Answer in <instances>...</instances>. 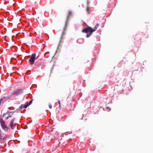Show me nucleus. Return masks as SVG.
<instances>
[{
    "label": "nucleus",
    "instance_id": "nucleus-1",
    "mask_svg": "<svg viewBox=\"0 0 153 153\" xmlns=\"http://www.w3.org/2000/svg\"><path fill=\"white\" fill-rule=\"evenodd\" d=\"M99 25V24L98 23L97 24L93 29H92L91 27H88L82 30V32L85 33H89V34H87L86 36V37L88 38L92 34L93 32L97 30Z\"/></svg>",
    "mask_w": 153,
    "mask_h": 153
},
{
    "label": "nucleus",
    "instance_id": "nucleus-2",
    "mask_svg": "<svg viewBox=\"0 0 153 153\" xmlns=\"http://www.w3.org/2000/svg\"><path fill=\"white\" fill-rule=\"evenodd\" d=\"M0 123L1 126L3 129L6 131H8L9 128L7 126L5 121L1 118H0Z\"/></svg>",
    "mask_w": 153,
    "mask_h": 153
},
{
    "label": "nucleus",
    "instance_id": "nucleus-3",
    "mask_svg": "<svg viewBox=\"0 0 153 153\" xmlns=\"http://www.w3.org/2000/svg\"><path fill=\"white\" fill-rule=\"evenodd\" d=\"M23 90L21 89H18L14 91L11 94L12 96H17L23 93Z\"/></svg>",
    "mask_w": 153,
    "mask_h": 153
},
{
    "label": "nucleus",
    "instance_id": "nucleus-4",
    "mask_svg": "<svg viewBox=\"0 0 153 153\" xmlns=\"http://www.w3.org/2000/svg\"><path fill=\"white\" fill-rule=\"evenodd\" d=\"M36 54L33 53L31 56V57L29 60V62L31 65L34 64L36 58Z\"/></svg>",
    "mask_w": 153,
    "mask_h": 153
},
{
    "label": "nucleus",
    "instance_id": "nucleus-5",
    "mask_svg": "<svg viewBox=\"0 0 153 153\" xmlns=\"http://www.w3.org/2000/svg\"><path fill=\"white\" fill-rule=\"evenodd\" d=\"M67 25H68L67 22L66 23H65V26L63 28V30L62 31V35H61V38L62 39V38L64 35L65 34V30L66 29V28L67 27Z\"/></svg>",
    "mask_w": 153,
    "mask_h": 153
},
{
    "label": "nucleus",
    "instance_id": "nucleus-6",
    "mask_svg": "<svg viewBox=\"0 0 153 153\" xmlns=\"http://www.w3.org/2000/svg\"><path fill=\"white\" fill-rule=\"evenodd\" d=\"M11 96H9L7 97H4L0 100V102H1L3 100H7L8 99H10L11 98Z\"/></svg>",
    "mask_w": 153,
    "mask_h": 153
},
{
    "label": "nucleus",
    "instance_id": "nucleus-7",
    "mask_svg": "<svg viewBox=\"0 0 153 153\" xmlns=\"http://www.w3.org/2000/svg\"><path fill=\"white\" fill-rule=\"evenodd\" d=\"M15 121V119H13L11 121L10 123V126L12 129H13L14 127H13L14 123Z\"/></svg>",
    "mask_w": 153,
    "mask_h": 153
},
{
    "label": "nucleus",
    "instance_id": "nucleus-8",
    "mask_svg": "<svg viewBox=\"0 0 153 153\" xmlns=\"http://www.w3.org/2000/svg\"><path fill=\"white\" fill-rule=\"evenodd\" d=\"M12 112H7L6 113L4 114L3 115V117H5L6 115H8V116L9 117H11L12 116V114H11V115H10V114Z\"/></svg>",
    "mask_w": 153,
    "mask_h": 153
},
{
    "label": "nucleus",
    "instance_id": "nucleus-9",
    "mask_svg": "<svg viewBox=\"0 0 153 153\" xmlns=\"http://www.w3.org/2000/svg\"><path fill=\"white\" fill-rule=\"evenodd\" d=\"M71 11H69L68 12V16L67 17V19H66V21H65V23H66L67 22V24H68V22L69 21V16L71 15Z\"/></svg>",
    "mask_w": 153,
    "mask_h": 153
},
{
    "label": "nucleus",
    "instance_id": "nucleus-10",
    "mask_svg": "<svg viewBox=\"0 0 153 153\" xmlns=\"http://www.w3.org/2000/svg\"><path fill=\"white\" fill-rule=\"evenodd\" d=\"M89 7L88 6L86 8V11L88 13H89Z\"/></svg>",
    "mask_w": 153,
    "mask_h": 153
},
{
    "label": "nucleus",
    "instance_id": "nucleus-11",
    "mask_svg": "<svg viewBox=\"0 0 153 153\" xmlns=\"http://www.w3.org/2000/svg\"><path fill=\"white\" fill-rule=\"evenodd\" d=\"M23 107H24L25 108H26L28 106H27V105L26 104L25 105H23Z\"/></svg>",
    "mask_w": 153,
    "mask_h": 153
},
{
    "label": "nucleus",
    "instance_id": "nucleus-12",
    "mask_svg": "<svg viewBox=\"0 0 153 153\" xmlns=\"http://www.w3.org/2000/svg\"><path fill=\"white\" fill-rule=\"evenodd\" d=\"M58 103H59V107H60V105H61V103H60V100H59L58 101Z\"/></svg>",
    "mask_w": 153,
    "mask_h": 153
},
{
    "label": "nucleus",
    "instance_id": "nucleus-13",
    "mask_svg": "<svg viewBox=\"0 0 153 153\" xmlns=\"http://www.w3.org/2000/svg\"><path fill=\"white\" fill-rule=\"evenodd\" d=\"M33 100V99L32 100H30L29 101V102H28V103L30 104V105L32 103V101Z\"/></svg>",
    "mask_w": 153,
    "mask_h": 153
},
{
    "label": "nucleus",
    "instance_id": "nucleus-14",
    "mask_svg": "<svg viewBox=\"0 0 153 153\" xmlns=\"http://www.w3.org/2000/svg\"><path fill=\"white\" fill-rule=\"evenodd\" d=\"M49 107L50 109H51L52 108V105L50 104H49Z\"/></svg>",
    "mask_w": 153,
    "mask_h": 153
},
{
    "label": "nucleus",
    "instance_id": "nucleus-15",
    "mask_svg": "<svg viewBox=\"0 0 153 153\" xmlns=\"http://www.w3.org/2000/svg\"><path fill=\"white\" fill-rule=\"evenodd\" d=\"M49 52H46L45 53V56H46V55L47 54H49Z\"/></svg>",
    "mask_w": 153,
    "mask_h": 153
},
{
    "label": "nucleus",
    "instance_id": "nucleus-16",
    "mask_svg": "<svg viewBox=\"0 0 153 153\" xmlns=\"http://www.w3.org/2000/svg\"><path fill=\"white\" fill-rule=\"evenodd\" d=\"M23 107V105H21V106H20V107H19V109L20 110H21V109Z\"/></svg>",
    "mask_w": 153,
    "mask_h": 153
},
{
    "label": "nucleus",
    "instance_id": "nucleus-17",
    "mask_svg": "<svg viewBox=\"0 0 153 153\" xmlns=\"http://www.w3.org/2000/svg\"><path fill=\"white\" fill-rule=\"evenodd\" d=\"M6 116H7V117H6V119L7 120L9 118V117L8 115H6Z\"/></svg>",
    "mask_w": 153,
    "mask_h": 153
},
{
    "label": "nucleus",
    "instance_id": "nucleus-18",
    "mask_svg": "<svg viewBox=\"0 0 153 153\" xmlns=\"http://www.w3.org/2000/svg\"><path fill=\"white\" fill-rule=\"evenodd\" d=\"M27 105V106H28L30 105V104L28 103V102H27L26 104Z\"/></svg>",
    "mask_w": 153,
    "mask_h": 153
},
{
    "label": "nucleus",
    "instance_id": "nucleus-19",
    "mask_svg": "<svg viewBox=\"0 0 153 153\" xmlns=\"http://www.w3.org/2000/svg\"><path fill=\"white\" fill-rule=\"evenodd\" d=\"M39 15H40V14H41V12H40L39 13Z\"/></svg>",
    "mask_w": 153,
    "mask_h": 153
}]
</instances>
